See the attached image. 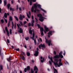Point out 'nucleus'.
I'll return each mask as SVG.
<instances>
[{
  "mask_svg": "<svg viewBox=\"0 0 73 73\" xmlns=\"http://www.w3.org/2000/svg\"><path fill=\"white\" fill-rule=\"evenodd\" d=\"M62 52H60L59 53V55H55L54 56L53 58L54 60V61L53 62V59H52V58H50V60L52 62H53L54 63V65L55 66V67L56 68L57 67H60V66H62V63L61 62H59V64L58 63V59L60 58V57L61 58H62L64 57V56L62 55Z\"/></svg>",
  "mask_w": 73,
  "mask_h": 73,
  "instance_id": "nucleus-1",
  "label": "nucleus"
},
{
  "mask_svg": "<svg viewBox=\"0 0 73 73\" xmlns=\"http://www.w3.org/2000/svg\"><path fill=\"white\" fill-rule=\"evenodd\" d=\"M41 5H40L39 4H37V3L35 4L34 5V7L35 8V9H36V8H37L38 7V8L39 9H40L41 10V11H42L44 12H46V11H45V10H44V9L41 8Z\"/></svg>",
  "mask_w": 73,
  "mask_h": 73,
  "instance_id": "nucleus-2",
  "label": "nucleus"
},
{
  "mask_svg": "<svg viewBox=\"0 0 73 73\" xmlns=\"http://www.w3.org/2000/svg\"><path fill=\"white\" fill-rule=\"evenodd\" d=\"M37 16L39 18V20L40 21L42 22L44 21V19H45V18L42 17V15L40 14H38L37 15Z\"/></svg>",
  "mask_w": 73,
  "mask_h": 73,
  "instance_id": "nucleus-3",
  "label": "nucleus"
},
{
  "mask_svg": "<svg viewBox=\"0 0 73 73\" xmlns=\"http://www.w3.org/2000/svg\"><path fill=\"white\" fill-rule=\"evenodd\" d=\"M33 36L31 37V38H32L33 40H34V43L35 45H36V40L34 39V37H35V33H34V31H33Z\"/></svg>",
  "mask_w": 73,
  "mask_h": 73,
  "instance_id": "nucleus-4",
  "label": "nucleus"
},
{
  "mask_svg": "<svg viewBox=\"0 0 73 73\" xmlns=\"http://www.w3.org/2000/svg\"><path fill=\"white\" fill-rule=\"evenodd\" d=\"M37 51H35V54H34V56H38V48H36Z\"/></svg>",
  "mask_w": 73,
  "mask_h": 73,
  "instance_id": "nucleus-5",
  "label": "nucleus"
},
{
  "mask_svg": "<svg viewBox=\"0 0 73 73\" xmlns=\"http://www.w3.org/2000/svg\"><path fill=\"white\" fill-rule=\"evenodd\" d=\"M32 19H33L31 21L32 26V27H33V25H34L35 21H34V20H33V15L32 16Z\"/></svg>",
  "mask_w": 73,
  "mask_h": 73,
  "instance_id": "nucleus-6",
  "label": "nucleus"
},
{
  "mask_svg": "<svg viewBox=\"0 0 73 73\" xmlns=\"http://www.w3.org/2000/svg\"><path fill=\"white\" fill-rule=\"evenodd\" d=\"M34 70L35 71V73H37V72H38V68H37V67L36 66H35L34 67Z\"/></svg>",
  "mask_w": 73,
  "mask_h": 73,
  "instance_id": "nucleus-7",
  "label": "nucleus"
},
{
  "mask_svg": "<svg viewBox=\"0 0 73 73\" xmlns=\"http://www.w3.org/2000/svg\"><path fill=\"white\" fill-rule=\"evenodd\" d=\"M41 46L42 47V48H45V45L44 44H41L40 45H39L38 46V48L40 49H41Z\"/></svg>",
  "mask_w": 73,
  "mask_h": 73,
  "instance_id": "nucleus-8",
  "label": "nucleus"
},
{
  "mask_svg": "<svg viewBox=\"0 0 73 73\" xmlns=\"http://www.w3.org/2000/svg\"><path fill=\"white\" fill-rule=\"evenodd\" d=\"M5 30L6 32H7V35L8 36H9V31L8 30V29H7V27H5Z\"/></svg>",
  "mask_w": 73,
  "mask_h": 73,
  "instance_id": "nucleus-9",
  "label": "nucleus"
},
{
  "mask_svg": "<svg viewBox=\"0 0 73 73\" xmlns=\"http://www.w3.org/2000/svg\"><path fill=\"white\" fill-rule=\"evenodd\" d=\"M38 26V28H39L40 29V31L41 32H44V29L42 27H40V26L39 25H37Z\"/></svg>",
  "mask_w": 73,
  "mask_h": 73,
  "instance_id": "nucleus-10",
  "label": "nucleus"
},
{
  "mask_svg": "<svg viewBox=\"0 0 73 73\" xmlns=\"http://www.w3.org/2000/svg\"><path fill=\"white\" fill-rule=\"evenodd\" d=\"M42 58V57H40V60L41 62H43L44 61V60H45V58H44L43 59Z\"/></svg>",
  "mask_w": 73,
  "mask_h": 73,
  "instance_id": "nucleus-11",
  "label": "nucleus"
},
{
  "mask_svg": "<svg viewBox=\"0 0 73 73\" xmlns=\"http://www.w3.org/2000/svg\"><path fill=\"white\" fill-rule=\"evenodd\" d=\"M52 32L51 31H50L48 33V37H50V36H52Z\"/></svg>",
  "mask_w": 73,
  "mask_h": 73,
  "instance_id": "nucleus-12",
  "label": "nucleus"
},
{
  "mask_svg": "<svg viewBox=\"0 0 73 73\" xmlns=\"http://www.w3.org/2000/svg\"><path fill=\"white\" fill-rule=\"evenodd\" d=\"M44 28L46 31V32H48V30L49 29L48 28H47L46 27V26L45 25L44 26Z\"/></svg>",
  "mask_w": 73,
  "mask_h": 73,
  "instance_id": "nucleus-13",
  "label": "nucleus"
},
{
  "mask_svg": "<svg viewBox=\"0 0 73 73\" xmlns=\"http://www.w3.org/2000/svg\"><path fill=\"white\" fill-rule=\"evenodd\" d=\"M53 68L54 70V73H58V72H57V70L56 69L54 68V67H53Z\"/></svg>",
  "mask_w": 73,
  "mask_h": 73,
  "instance_id": "nucleus-14",
  "label": "nucleus"
},
{
  "mask_svg": "<svg viewBox=\"0 0 73 73\" xmlns=\"http://www.w3.org/2000/svg\"><path fill=\"white\" fill-rule=\"evenodd\" d=\"M18 32H19V33H23V29H22V28H20L19 29V30H18Z\"/></svg>",
  "mask_w": 73,
  "mask_h": 73,
  "instance_id": "nucleus-15",
  "label": "nucleus"
},
{
  "mask_svg": "<svg viewBox=\"0 0 73 73\" xmlns=\"http://www.w3.org/2000/svg\"><path fill=\"white\" fill-rule=\"evenodd\" d=\"M51 44V40H49L48 41V45L49 46H50V44Z\"/></svg>",
  "mask_w": 73,
  "mask_h": 73,
  "instance_id": "nucleus-16",
  "label": "nucleus"
},
{
  "mask_svg": "<svg viewBox=\"0 0 73 73\" xmlns=\"http://www.w3.org/2000/svg\"><path fill=\"white\" fill-rule=\"evenodd\" d=\"M19 19L21 20H22L23 19V17H22V15H20V17H19Z\"/></svg>",
  "mask_w": 73,
  "mask_h": 73,
  "instance_id": "nucleus-17",
  "label": "nucleus"
},
{
  "mask_svg": "<svg viewBox=\"0 0 73 73\" xmlns=\"http://www.w3.org/2000/svg\"><path fill=\"white\" fill-rule=\"evenodd\" d=\"M4 5H7V1H6V0H5L4 1Z\"/></svg>",
  "mask_w": 73,
  "mask_h": 73,
  "instance_id": "nucleus-18",
  "label": "nucleus"
},
{
  "mask_svg": "<svg viewBox=\"0 0 73 73\" xmlns=\"http://www.w3.org/2000/svg\"><path fill=\"white\" fill-rule=\"evenodd\" d=\"M0 68L1 69V70H3V65H0Z\"/></svg>",
  "mask_w": 73,
  "mask_h": 73,
  "instance_id": "nucleus-19",
  "label": "nucleus"
},
{
  "mask_svg": "<svg viewBox=\"0 0 73 73\" xmlns=\"http://www.w3.org/2000/svg\"><path fill=\"white\" fill-rule=\"evenodd\" d=\"M34 11V7L33 6L31 8V12H33Z\"/></svg>",
  "mask_w": 73,
  "mask_h": 73,
  "instance_id": "nucleus-20",
  "label": "nucleus"
},
{
  "mask_svg": "<svg viewBox=\"0 0 73 73\" xmlns=\"http://www.w3.org/2000/svg\"><path fill=\"white\" fill-rule=\"evenodd\" d=\"M17 26L18 29H19V28H20V26H21V25H20V24H17Z\"/></svg>",
  "mask_w": 73,
  "mask_h": 73,
  "instance_id": "nucleus-21",
  "label": "nucleus"
},
{
  "mask_svg": "<svg viewBox=\"0 0 73 73\" xmlns=\"http://www.w3.org/2000/svg\"><path fill=\"white\" fill-rule=\"evenodd\" d=\"M27 56H30V53L29 52H27Z\"/></svg>",
  "mask_w": 73,
  "mask_h": 73,
  "instance_id": "nucleus-22",
  "label": "nucleus"
},
{
  "mask_svg": "<svg viewBox=\"0 0 73 73\" xmlns=\"http://www.w3.org/2000/svg\"><path fill=\"white\" fill-rule=\"evenodd\" d=\"M14 17H15V19L17 21H19V19H18V18L16 16H14Z\"/></svg>",
  "mask_w": 73,
  "mask_h": 73,
  "instance_id": "nucleus-23",
  "label": "nucleus"
},
{
  "mask_svg": "<svg viewBox=\"0 0 73 73\" xmlns=\"http://www.w3.org/2000/svg\"><path fill=\"white\" fill-rule=\"evenodd\" d=\"M12 28L13 29V27H14V25H13V22H12Z\"/></svg>",
  "mask_w": 73,
  "mask_h": 73,
  "instance_id": "nucleus-24",
  "label": "nucleus"
},
{
  "mask_svg": "<svg viewBox=\"0 0 73 73\" xmlns=\"http://www.w3.org/2000/svg\"><path fill=\"white\" fill-rule=\"evenodd\" d=\"M4 16L5 18H7V15L6 13H5Z\"/></svg>",
  "mask_w": 73,
  "mask_h": 73,
  "instance_id": "nucleus-25",
  "label": "nucleus"
},
{
  "mask_svg": "<svg viewBox=\"0 0 73 73\" xmlns=\"http://www.w3.org/2000/svg\"><path fill=\"white\" fill-rule=\"evenodd\" d=\"M29 33L30 34L32 35V31L31 30H29Z\"/></svg>",
  "mask_w": 73,
  "mask_h": 73,
  "instance_id": "nucleus-26",
  "label": "nucleus"
},
{
  "mask_svg": "<svg viewBox=\"0 0 73 73\" xmlns=\"http://www.w3.org/2000/svg\"><path fill=\"white\" fill-rule=\"evenodd\" d=\"M27 70H30V67H29V66H27Z\"/></svg>",
  "mask_w": 73,
  "mask_h": 73,
  "instance_id": "nucleus-27",
  "label": "nucleus"
},
{
  "mask_svg": "<svg viewBox=\"0 0 73 73\" xmlns=\"http://www.w3.org/2000/svg\"><path fill=\"white\" fill-rule=\"evenodd\" d=\"M10 7V4H8L7 5V8L9 9V8Z\"/></svg>",
  "mask_w": 73,
  "mask_h": 73,
  "instance_id": "nucleus-28",
  "label": "nucleus"
},
{
  "mask_svg": "<svg viewBox=\"0 0 73 73\" xmlns=\"http://www.w3.org/2000/svg\"><path fill=\"white\" fill-rule=\"evenodd\" d=\"M7 61H9H9H11V58H10V57H9L8 59H7Z\"/></svg>",
  "mask_w": 73,
  "mask_h": 73,
  "instance_id": "nucleus-29",
  "label": "nucleus"
},
{
  "mask_svg": "<svg viewBox=\"0 0 73 73\" xmlns=\"http://www.w3.org/2000/svg\"><path fill=\"white\" fill-rule=\"evenodd\" d=\"M25 39L26 40V41H28V40L29 39V38L28 37H26V38H25Z\"/></svg>",
  "mask_w": 73,
  "mask_h": 73,
  "instance_id": "nucleus-30",
  "label": "nucleus"
},
{
  "mask_svg": "<svg viewBox=\"0 0 73 73\" xmlns=\"http://www.w3.org/2000/svg\"><path fill=\"white\" fill-rule=\"evenodd\" d=\"M10 11H14V9L10 7Z\"/></svg>",
  "mask_w": 73,
  "mask_h": 73,
  "instance_id": "nucleus-31",
  "label": "nucleus"
},
{
  "mask_svg": "<svg viewBox=\"0 0 73 73\" xmlns=\"http://www.w3.org/2000/svg\"><path fill=\"white\" fill-rule=\"evenodd\" d=\"M1 23H4V20H3V19H1Z\"/></svg>",
  "mask_w": 73,
  "mask_h": 73,
  "instance_id": "nucleus-32",
  "label": "nucleus"
},
{
  "mask_svg": "<svg viewBox=\"0 0 73 73\" xmlns=\"http://www.w3.org/2000/svg\"><path fill=\"white\" fill-rule=\"evenodd\" d=\"M41 35L42 36H44V33H43V31L41 32Z\"/></svg>",
  "mask_w": 73,
  "mask_h": 73,
  "instance_id": "nucleus-33",
  "label": "nucleus"
},
{
  "mask_svg": "<svg viewBox=\"0 0 73 73\" xmlns=\"http://www.w3.org/2000/svg\"><path fill=\"white\" fill-rule=\"evenodd\" d=\"M45 39H46V44H48V39H46V38H45Z\"/></svg>",
  "mask_w": 73,
  "mask_h": 73,
  "instance_id": "nucleus-34",
  "label": "nucleus"
},
{
  "mask_svg": "<svg viewBox=\"0 0 73 73\" xmlns=\"http://www.w3.org/2000/svg\"><path fill=\"white\" fill-rule=\"evenodd\" d=\"M9 33L10 34H11L12 33V29H10L9 30Z\"/></svg>",
  "mask_w": 73,
  "mask_h": 73,
  "instance_id": "nucleus-35",
  "label": "nucleus"
},
{
  "mask_svg": "<svg viewBox=\"0 0 73 73\" xmlns=\"http://www.w3.org/2000/svg\"><path fill=\"white\" fill-rule=\"evenodd\" d=\"M9 19H10V20H11V21H12V17H9Z\"/></svg>",
  "mask_w": 73,
  "mask_h": 73,
  "instance_id": "nucleus-36",
  "label": "nucleus"
},
{
  "mask_svg": "<svg viewBox=\"0 0 73 73\" xmlns=\"http://www.w3.org/2000/svg\"><path fill=\"white\" fill-rule=\"evenodd\" d=\"M27 69L26 68H25L24 71H25V73H26V72H27Z\"/></svg>",
  "mask_w": 73,
  "mask_h": 73,
  "instance_id": "nucleus-37",
  "label": "nucleus"
},
{
  "mask_svg": "<svg viewBox=\"0 0 73 73\" xmlns=\"http://www.w3.org/2000/svg\"><path fill=\"white\" fill-rule=\"evenodd\" d=\"M22 59L23 60H25V58H24V56H23L22 57Z\"/></svg>",
  "mask_w": 73,
  "mask_h": 73,
  "instance_id": "nucleus-38",
  "label": "nucleus"
},
{
  "mask_svg": "<svg viewBox=\"0 0 73 73\" xmlns=\"http://www.w3.org/2000/svg\"><path fill=\"white\" fill-rule=\"evenodd\" d=\"M32 0H30V5H32Z\"/></svg>",
  "mask_w": 73,
  "mask_h": 73,
  "instance_id": "nucleus-39",
  "label": "nucleus"
},
{
  "mask_svg": "<svg viewBox=\"0 0 73 73\" xmlns=\"http://www.w3.org/2000/svg\"><path fill=\"white\" fill-rule=\"evenodd\" d=\"M27 16L28 17V18H30V17L29 16V15H28V13H27Z\"/></svg>",
  "mask_w": 73,
  "mask_h": 73,
  "instance_id": "nucleus-40",
  "label": "nucleus"
},
{
  "mask_svg": "<svg viewBox=\"0 0 73 73\" xmlns=\"http://www.w3.org/2000/svg\"><path fill=\"white\" fill-rule=\"evenodd\" d=\"M33 72H34V71L32 69H31V73H33Z\"/></svg>",
  "mask_w": 73,
  "mask_h": 73,
  "instance_id": "nucleus-41",
  "label": "nucleus"
},
{
  "mask_svg": "<svg viewBox=\"0 0 73 73\" xmlns=\"http://www.w3.org/2000/svg\"><path fill=\"white\" fill-rule=\"evenodd\" d=\"M35 10H36V11H39V10L37 9V8H36V9H35Z\"/></svg>",
  "mask_w": 73,
  "mask_h": 73,
  "instance_id": "nucleus-42",
  "label": "nucleus"
},
{
  "mask_svg": "<svg viewBox=\"0 0 73 73\" xmlns=\"http://www.w3.org/2000/svg\"><path fill=\"white\" fill-rule=\"evenodd\" d=\"M20 24L21 25H23V23H22V22L20 21Z\"/></svg>",
  "mask_w": 73,
  "mask_h": 73,
  "instance_id": "nucleus-43",
  "label": "nucleus"
},
{
  "mask_svg": "<svg viewBox=\"0 0 73 73\" xmlns=\"http://www.w3.org/2000/svg\"><path fill=\"white\" fill-rule=\"evenodd\" d=\"M35 19L36 20L35 21L36 22H37V21H38V20L36 19V18H35Z\"/></svg>",
  "mask_w": 73,
  "mask_h": 73,
  "instance_id": "nucleus-44",
  "label": "nucleus"
},
{
  "mask_svg": "<svg viewBox=\"0 0 73 73\" xmlns=\"http://www.w3.org/2000/svg\"><path fill=\"white\" fill-rule=\"evenodd\" d=\"M39 40H40V42H42V39L41 38H39Z\"/></svg>",
  "mask_w": 73,
  "mask_h": 73,
  "instance_id": "nucleus-45",
  "label": "nucleus"
},
{
  "mask_svg": "<svg viewBox=\"0 0 73 73\" xmlns=\"http://www.w3.org/2000/svg\"><path fill=\"white\" fill-rule=\"evenodd\" d=\"M19 10L20 11H21V7H19Z\"/></svg>",
  "mask_w": 73,
  "mask_h": 73,
  "instance_id": "nucleus-46",
  "label": "nucleus"
},
{
  "mask_svg": "<svg viewBox=\"0 0 73 73\" xmlns=\"http://www.w3.org/2000/svg\"><path fill=\"white\" fill-rule=\"evenodd\" d=\"M15 50H17V51H19V48L16 49Z\"/></svg>",
  "mask_w": 73,
  "mask_h": 73,
  "instance_id": "nucleus-47",
  "label": "nucleus"
},
{
  "mask_svg": "<svg viewBox=\"0 0 73 73\" xmlns=\"http://www.w3.org/2000/svg\"><path fill=\"white\" fill-rule=\"evenodd\" d=\"M29 15L30 16H31V12L30 11H29Z\"/></svg>",
  "mask_w": 73,
  "mask_h": 73,
  "instance_id": "nucleus-48",
  "label": "nucleus"
},
{
  "mask_svg": "<svg viewBox=\"0 0 73 73\" xmlns=\"http://www.w3.org/2000/svg\"><path fill=\"white\" fill-rule=\"evenodd\" d=\"M49 63L50 65H52V62L50 61H49Z\"/></svg>",
  "mask_w": 73,
  "mask_h": 73,
  "instance_id": "nucleus-49",
  "label": "nucleus"
},
{
  "mask_svg": "<svg viewBox=\"0 0 73 73\" xmlns=\"http://www.w3.org/2000/svg\"><path fill=\"white\" fill-rule=\"evenodd\" d=\"M7 42L8 43H9V42H10L9 40V39H7Z\"/></svg>",
  "mask_w": 73,
  "mask_h": 73,
  "instance_id": "nucleus-50",
  "label": "nucleus"
},
{
  "mask_svg": "<svg viewBox=\"0 0 73 73\" xmlns=\"http://www.w3.org/2000/svg\"><path fill=\"white\" fill-rule=\"evenodd\" d=\"M22 54H24V55H25V53L24 52H23L22 53Z\"/></svg>",
  "mask_w": 73,
  "mask_h": 73,
  "instance_id": "nucleus-51",
  "label": "nucleus"
},
{
  "mask_svg": "<svg viewBox=\"0 0 73 73\" xmlns=\"http://www.w3.org/2000/svg\"><path fill=\"white\" fill-rule=\"evenodd\" d=\"M54 54H55V55H56V51H54Z\"/></svg>",
  "mask_w": 73,
  "mask_h": 73,
  "instance_id": "nucleus-52",
  "label": "nucleus"
},
{
  "mask_svg": "<svg viewBox=\"0 0 73 73\" xmlns=\"http://www.w3.org/2000/svg\"><path fill=\"white\" fill-rule=\"evenodd\" d=\"M33 2H36V0H32Z\"/></svg>",
  "mask_w": 73,
  "mask_h": 73,
  "instance_id": "nucleus-53",
  "label": "nucleus"
},
{
  "mask_svg": "<svg viewBox=\"0 0 73 73\" xmlns=\"http://www.w3.org/2000/svg\"><path fill=\"white\" fill-rule=\"evenodd\" d=\"M28 25L29 27L31 26V23H29L28 24Z\"/></svg>",
  "mask_w": 73,
  "mask_h": 73,
  "instance_id": "nucleus-54",
  "label": "nucleus"
},
{
  "mask_svg": "<svg viewBox=\"0 0 73 73\" xmlns=\"http://www.w3.org/2000/svg\"><path fill=\"white\" fill-rule=\"evenodd\" d=\"M5 20L6 23H7V19H5Z\"/></svg>",
  "mask_w": 73,
  "mask_h": 73,
  "instance_id": "nucleus-55",
  "label": "nucleus"
},
{
  "mask_svg": "<svg viewBox=\"0 0 73 73\" xmlns=\"http://www.w3.org/2000/svg\"><path fill=\"white\" fill-rule=\"evenodd\" d=\"M61 62V59H59V62Z\"/></svg>",
  "mask_w": 73,
  "mask_h": 73,
  "instance_id": "nucleus-56",
  "label": "nucleus"
},
{
  "mask_svg": "<svg viewBox=\"0 0 73 73\" xmlns=\"http://www.w3.org/2000/svg\"><path fill=\"white\" fill-rule=\"evenodd\" d=\"M17 8L16 9H17V10H18V5H17Z\"/></svg>",
  "mask_w": 73,
  "mask_h": 73,
  "instance_id": "nucleus-57",
  "label": "nucleus"
},
{
  "mask_svg": "<svg viewBox=\"0 0 73 73\" xmlns=\"http://www.w3.org/2000/svg\"><path fill=\"white\" fill-rule=\"evenodd\" d=\"M26 23H27V21H25L24 22V24H26Z\"/></svg>",
  "mask_w": 73,
  "mask_h": 73,
  "instance_id": "nucleus-58",
  "label": "nucleus"
},
{
  "mask_svg": "<svg viewBox=\"0 0 73 73\" xmlns=\"http://www.w3.org/2000/svg\"><path fill=\"white\" fill-rule=\"evenodd\" d=\"M8 27H9V23L8 25Z\"/></svg>",
  "mask_w": 73,
  "mask_h": 73,
  "instance_id": "nucleus-59",
  "label": "nucleus"
},
{
  "mask_svg": "<svg viewBox=\"0 0 73 73\" xmlns=\"http://www.w3.org/2000/svg\"><path fill=\"white\" fill-rule=\"evenodd\" d=\"M1 3H2V1L1 0H0V4H1Z\"/></svg>",
  "mask_w": 73,
  "mask_h": 73,
  "instance_id": "nucleus-60",
  "label": "nucleus"
},
{
  "mask_svg": "<svg viewBox=\"0 0 73 73\" xmlns=\"http://www.w3.org/2000/svg\"><path fill=\"white\" fill-rule=\"evenodd\" d=\"M63 55L64 56H65V52H64V53H63Z\"/></svg>",
  "mask_w": 73,
  "mask_h": 73,
  "instance_id": "nucleus-61",
  "label": "nucleus"
},
{
  "mask_svg": "<svg viewBox=\"0 0 73 73\" xmlns=\"http://www.w3.org/2000/svg\"><path fill=\"white\" fill-rule=\"evenodd\" d=\"M24 47L25 48H27V46L25 45L24 46Z\"/></svg>",
  "mask_w": 73,
  "mask_h": 73,
  "instance_id": "nucleus-62",
  "label": "nucleus"
},
{
  "mask_svg": "<svg viewBox=\"0 0 73 73\" xmlns=\"http://www.w3.org/2000/svg\"><path fill=\"white\" fill-rule=\"evenodd\" d=\"M11 3L12 4H13V1H11Z\"/></svg>",
  "mask_w": 73,
  "mask_h": 73,
  "instance_id": "nucleus-63",
  "label": "nucleus"
},
{
  "mask_svg": "<svg viewBox=\"0 0 73 73\" xmlns=\"http://www.w3.org/2000/svg\"><path fill=\"white\" fill-rule=\"evenodd\" d=\"M35 37L36 38H37V35H35Z\"/></svg>",
  "mask_w": 73,
  "mask_h": 73,
  "instance_id": "nucleus-64",
  "label": "nucleus"
}]
</instances>
